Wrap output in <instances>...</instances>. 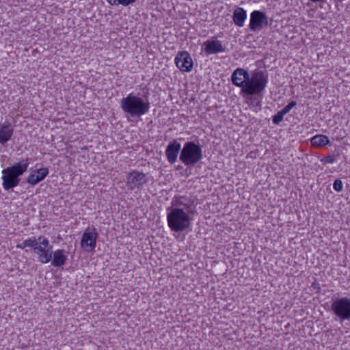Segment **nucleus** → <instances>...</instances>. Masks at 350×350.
Returning a JSON list of instances; mask_svg holds the SVG:
<instances>
[{
	"label": "nucleus",
	"mask_w": 350,
	"mask_h": 350,
	"mask_svg": "<svg viewBox=\"0 0 350 350\" xmlns=\"http://www.w3.org/2000/svg\"><path fill=\"white\" fill-rule=\"evenodd\" d=\"M246 18V12L241 8H238L233 12V21L234 23L242 27Z\"/></svg>",
	"instance_id": "obj_18"
},
{
	"label": "nucleus",
	"mask_w": 350,
	"mask_h": 350,
	"mask_svg": "<svg viewBox=\"0 0 350 350\" xmlns=\"http://www.w3.org/2000/svg\"><path fill=\"white\" fill-rule=\"evenodd\" d=\"M266 83H267V80H266L265 77H264V83H263L264 88L266 85Z\"/></svg>",
	"instance_id": "obj_29"
},
{
	"label": "nucleus",
	"mask_w": 350,
	"mask_h": 350,
	"mask_svg": "<svg viewBox=\"0 0 350 350\" xmlns=\"http://www.w3.org/2000/svg\"><path fill=\"white\" fill-rule=\"evenodd\" d=\"M185 198L183 196H180L178 198H174L172 201V206H176L175 208H178V206H183L184 208L187 211L189 212V209L191 208V205L185 204L183 202V200H185Z\"/></svg>",
	"instance_id": "obj_20"
},
{
	"label": "nucleus",
	"mask_w": 350,
	"mask_h": 350,
	"mask_svg": "<svg viewBox=\"0 0 350 350\" xmlns=\"http://www.w3.org/2000/svg\"><path fill=\"white\" fill-rule=\"evenodd\" d=\"M25 241L27 247H31L33 250L34 247H36L38 243V239H36V237H31L28 239H26Z\"/></svg>",
	"instance_id": "obj_22"
},
{
	"label": "nucleus",
	"mask_w": 350,
	"mask_h": 350,
	"mask_svg": "<svg viewBox=\"0 0 350 350\" xmlns=\"http://www.w3.org/2000/svg\"><path fill=\"white\" fill-rule=\"evenodd\" d=\"M310 142L313 146L322 147L329 143V138L324 135H317L312 137Z\"/></svg>",
	"instance_id": "obj_19"
},
{
	"label": "nucleus",
	"mask_w": 350,
	"mask_h": 350,
	"mask_svg": "<svg viewBox=\"0 0 350 350\" xmlns=\"http://www.w3.org/2000/svg\"><path fill=\"white\" fill-rule=\"evenodd\" d=\"M333 188L337 192H340L342 191L343 185L342 181L340 179H336L334 180L333 183Z\"/></svg>",
	"instance_id": "obj_23"
},
{
	"label": "nucleus",
	"mask_w": 350,
	"mask_h": 350,
	"mask_svg": "<svg viewBox=\"0 0 350 350\" xmlns=\"http://www.w3.org/2000/svg\"><path fill=\"white\" fill-rule=\"evenodd\" d=\"M48 174L49 169L47 167L37 169L28 176L27 183L35 185L43 180Z\"/></svg>",
	"instance_id": "obj_13"
},
{
	"label": "nucleus",
	"mask_w": 350,
	"mask_h": 350,
	"mask_svg": "<svg viewBox=\"0 0 350 350\" xmlns=\"http://www.w3.org/2000/svg\"><path fill=\"white\" fill-rule=\"evenodd\" d=\"M262 26V12L255 10L250 16V28L252 31L260 29Z\"/></svg>",
	"instance_id": "obj_16"
},
{
	"label": "nucleus",
	"mask_w": 350,
	"mask_h": 350,
	"mask_svg": "<svg viewBox=\"0 0 350 350\" xmlns=\"http://www.w3.org/2000/svg\"><path fill=\"white\" fill-rule=\"evenodd\" d=\"M107 1L111 5H117L118 0H107Z\"/></svg>",
	"instance_id": "obj_28"
},
{
	"label": "nucleus",
	"mask_w": 350,
	"mask_h": 350,
	"mask_svg": "<svg viewBox=\"0 0 350 350\" xmlns=\"http://www.w3.org/2000/svg\"><path fill=\"white\" fill-rule=\"evenodd\" d=\"M16 247H17V248H19V249H22V250H23V249H25V247H27V245H26V241H25H25H23L21 243H18V244L16 245Z\"/></svg>",
	"instance_id": "obj_27"
},
{
	"label": "nucleus",
	"mask_w": 350,
	"mask_h": 350,
	"mask_svg": "<svg viewBox=\"0 0 350 350\" xmlns=\"http://www.w3.org/2000/svg\"><path fill=\"white\" fill-rule=\"evenodd\" d=\"M29 163L26 160L19 162L2 170V186L5 191L16 187L20 182L19 177L27 170Z\"/></svg>",
	"instance_id": "obj_3"
},
{
	"label": "nucleus",
	"mask_w": 350,
	"mask_h": 350,
	"mask_svg": "<svg viewBox=\"0 0 350 350\" xmlns=\"http://www.w3.org/2000/svg\"><path fill=\"white\" fill-rule=\"evenodd\" d=\"M98 237V233L96 232L94 228L90 229L88 228L84 231L81 240V246L85 250H87V247H90L91 250H94L96 245V239Z\"/></svg>",
	"instance_id": "obj_11"
},
{
	"label": "nucleus",
	"mask_w": 350,
	"mask_h": 350,
	"mask_svg": "<svg viewBox=\"0 0 350 350\" xmlns=\"http://www.w3.org/2000/svg\"><path fill=\"white\" fill-rule=\"evenodd\" d=\"M136 0H118V5L121 4L124 6H127L131 3H133Z\"/></svg>",
	"instance_id": "obj_26"
},
{
	"label": "nucleus",
	"mask_w": 350,
	"mask_h": 350,
	"mask_svg": "<svg viewBox=\"0 0 350 350\" xmlns=\"http://www.w3.org/2000/svg\"><path fill=\"white\" fill-rule=\"evenodd\" d=\"M263 17H264V21H265L266 19V17H265V14L263 15Z\"/></svg>",
	"instance_id": "obj_30"
},
{
	"label": "nucleus",
	"mask_w": 350,
	"mask_h": 350,
	"mask_svg": "<svg viewBox=\"0 0 350 350\" xmlns=\"http://www.w3.org/2000/svg\"><path fill=\"white\" fill-rule=\"evenodd\" d=\"M181 145L176 139L172 140L167 145L165 150V156L169 163H174L178 155V153L181 151Z\"/></svg>",
	"instance_id": "obj_12"
},
{
	"label": "nucleus",
	"mask_w": 350,
	"mask_h": 350,
	"mask_svg": "<svg viewBox=\"0 0 350 350\" xmlns=\"http://www.w3.org/2000/svg\"><path fill=\"white\" fill-rule=\"evenodd\" d=\"M204 45L205 46L204 51L207 55L224 52L226 50L225 47L222 46L221 41L217 40H208L204 42Z\"/></svg>",
	"instance_id": "obj_14"
},
{
	"label": "nucleus",
	"mask_w": 350,
	"mask_h": 350,
	"mask_svg": "<svg viewBox=\"0 0 350 350\" xmlns=\"http://www.w3.org/2000/svg\"><path fill=\"white\" fill-rule=\"evenodd\" d=\"M297 103L295 101L290 102L287 105H286L281 111L284 115L288 113L290 110L296 105Z\"/></svg>",
	"instance_id": "obj_24"
},
{
	"label": "nucleus",
	"mask_w": 350,
	"mask_h": 350,
	"mask_svg": "<svg viewBox=\"0 0 350 350\" xmlns=\"http://www.w3.org/2000/svg\"><path fill=\"white\" fill-rule=\"evenodd\" d=\"M29 163L26 160L19 162L2 170V186L5 191L16 187L20 182L19 177L27 170Z\"/></svg>",
	"instance_id": "obj_4"
},
{
	"label": "nucleus",
	"mask_w": 350,
	"mask_h": 350,
	"mask_svg": "<svg viewBox=\"0 0 350 350\" xmlns=\"http://www.w3.org/2000/svg\"><path fill=\"white\" fill-rule=\"evenodd\" d=\"M120 107L131 117H140L149 111L150 103L147 98L144 99L131 93L121 100Z\"/></svg>",
	"instance_id": "obj_2"
},
{
	"label": "nucleus",
	"mask_w": 350,
	"mask_h": 350,
	"mask_svg": "<svg viewBox=\"0 0 350 350\" xmlns=\"http://www.w3.org/2000/svg\"><path fill=\"white\" fill-rule=\"evenodd\" d=\"M175 63L183 72H189L193 68V61L187 51L178 52L175 58Z\"/></svg>",
	"instance_id": "obj_10"
},
{
	"label": "nucleus",
	"mask_w": 350,
	"mask_h": 350,
	"mask_svg": "<svg viewBox=\"0 0 350 350\" xmlns=\"http://www.w3.org/2000/svg\"><path fill=\"white\" fill-rule=\"evenodd\" d=\"M334 314L340 321L350 319V299L347 297L338 298L331 305Z\"/></svg>",
	"instance_id": "obj_8"
},
{
	"label": "nucleus",
	"mask_w": 350,
	"mask_h": 350,
	"mask_svg": "<svg viewBox=\"0 0 350 350\" xmlns=\"http://www.w3.org/2000/svg\"><path fill=\"white\" fill-rule=\"evenodd\" d=\"M67 260V256L63 250H57L52 252L51 265L55 267H60L64 265Z\"/></svg>",
	"instance_id": "obj_15"
},
{
	"label": "nucleus",
	"mask_w": 350,
	"mask_h": 350,
	"mask_svg": "<svg viewBox=\"0 0 350 350\" xmlns=\"http://www.w3.org/2000/svg\"><path fill=\"white\" fill-rule=\"evenodd\" d=\"M51 248L52 246L50 245L49 241L46 237L43 236L38 237V243L33 252L38 255L39 262L46 264L51 260Z\"/></svg>",
	"instance_id": "obj_7"
},
{
	"label": "nucleus",
	"mask_w": 350,
	"mask_h": 350,
	"mask_svg": "<svg viewBox=\"0 0 350 350\" xmlns=\"http://www.w3.org/2000/svg\"><path fill=\"white\" fill-rule=\"evenodd\" d=\"M167 220L169 228L174 232H182L191 225L188 213L180 208H168Z\"/></svg>",
	"instance_id": "obj_5"
},
{
	"label": "nucleus",
	"mask_w": 350,
	"mask_h": 350,
	"mask_svg": "<svg viewBox=\"0 0 350 350\" xmlns=\"http://www.w3.org/2000/svg\"><path fill=\"white\" fill-rule=\"evenodd\" d=\"M203 157L202 150L194 142H186L180 151V161L186 166H193Z\"/></svg>",
	"instance_id": "obj_6"
},
{
	"label": "nucleus",
	"mask_w": 350,
	"mask_h": 350,
	"mask_svg": "<svg viewBox=\"0 0 350 350\" xmlns=\"http://www.w3.org/2000/svg\"><path fill=\"white\" fill-rule=\"evenodd\" d=\"M148 181L146 174L133 170L126 176V186L130 190L140 189Z\"/></svg>",
	"instance_id": "obj_9"
},
{
	"label": "nucleus",
	"mask_w": 350,
	"mask_h": 350,
	"mask_svg": "<svg viewBox=\"0 0 350 350\" xmlns=\"http://www.w3.org/2000/svg\"><path fill=\"white\" fill-rule=\"evenodd\" d=\"M336 161L335 156L334 155H327L321 159V162L324 164L326 163H333Z\"/></svg>",
	"instance_id": "obj_25"
},
{
	"label": "nucleus",
	"mask_w": 350,
	"mask_h": 350,
	"mask_svg": "<svg viewBox=\"0 0 350 350\" xmlns=\"http://www.w3.org/2000/svg\"><path fill=\"white\" fill-rule=\"evenodd\" d=\"M231 81L235 86L241 88V93L246 96H260L262 92V70L260 68L248 72L242 68L235 69Z\"/></svg>",
	"instance_id": "obj_1"
},
{
	"label": "nucleus",
	"mask_w": 350,
	"mask_h": 350,
	"mask_svg": "<svg viewBox=\"0 0 350 350\" xmlns=\"http://www.w3.org/2000/svg\"><path fill=\"white\" fill-rule=\"evenodd\" d=\"M284 113L282 111H279L276 114L273 116L272 122L274 124H279L283 120Z\"/></svg>",
	"instance_id": "obj_21"
},
{
	"label": "nucleus",
	"mask_w": 350,
	"mask_h": 350,
	"mask_svg": "<svg viewBox=\"0 0 350 350\" xmlns=\"http://www.w3.org/2000/svg\"><path fill=\"white\" fill-rule=\"evenodd\" d=\"M14 129L9 124H0V144L8 142L13 135Z\"/></svg>",
	"instance_id": "obj_17"
}]
</instances>
